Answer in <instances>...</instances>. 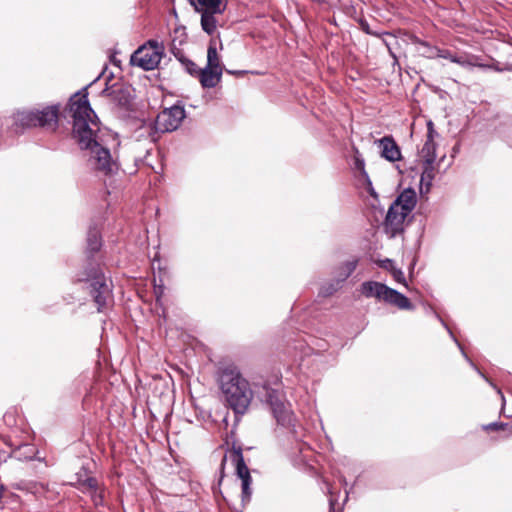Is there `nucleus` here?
I'll return each mask as SVG.
<instances>
[{"label": "nucleus", "instance_id": "37", "mask_svg": "<svg viewBox=\"0 0 512 512\" xmlns=\"http://www.w3.org/2000/svg\"><path fill=\"white\" fill-rule=\"evenodd\" d=\"M24 448H25L26 450H28L29 452H33V450H34V449H33V447H31V446H29V445H25V446H24Z\"/></svg>", "mask_w": 512, "mask_h": 512}, {"label": "nucleus", "instance_id": "1", "mask_svg": "<svg viewBox=\"0 0 512 512\" xmlns=\"http://www.w3.org/2000/svg\"><path fill=\"white\" fill-rule=\"evenodd\" d=\"M69 113L73 119V137L86 151L89 167L103 176L117 173L118 162L99 135L97 116L89 104L87 93L78 92L70 98Z\"/></svg>", "mask_w": 512, "mask_h": 512}, {"label": "nucleus", "instance_id": "32", "mask_svg": "<svg viewBox=\"0 0 512 512\" xmlns=\"http://www.w3.org/2000/svg\"><path fill=\"white\" fill-rule=\"evenodd\" d=\"M365 181H366V184H367V191H368V193H369L372 197L377 198V193H376L375 189L373 188V186H372V182H371V180L369 179V177H368V176H367V177H365Z\"/></svg>", "mask_w": 512, "mask_h": 512}, {"label": "nucleus", "instance_id": "35", "mask_svg": "<svg viewBox=\"0 0 512 512\" xmlns=\"http://www.w3.org/2000/svg\"><path fill=\"white\" fill-rule=\"evenodd\" d=\"M335 499L331 496L330 499H329V506H330V511L329 512H333L334 511V507H335Z\"/></svg>", "mask_w": 512, "mask_h": 512}, {"label": "nucleus", "instance_id": "15", "mask_svg": "<svg viewBox=\"0 0 512 512\" xmlns=\"http://www.w3.org/2000/svg\"><path fill=\"white\" fill-rule=\"evenodd\" d=\"M222 70L212 69L205 66L199 70V81L203 88L216 87L222 78Z\"/></svg>", "mask_w": 512, "mask_h": 512}, {"label": "nucleus", "instance_id": "38", "mask_svg": "<svg viewBox=\"0 0 512 512\" xmlns=\"http://www.w3.org/2000/svg\"><path fill=\"white\" fill-rule=\"evenodd\" d=\"M453 151H454V152H457V151H458V147H456V146H455V147L453 148Z\"/></svg>", "mask_w": 512, "mask_h": 512}, {"label": "nucleus", "instance_id": "16", "mask_svg": "<svg viewBox=\"0 0 512 512\" xmlns=\"http://www.w3.org/2000/svg\"><path fill=\"white\" fill-rule=\"evenodd\" d=\"M387 290V285L376 281H366L361 285V293L366 298H376L381 301H383Z\"/></svg>", "mask_w": 512, "mask_h": 512}, {"label": "nucleus", "instance_id": "19", "mask_svg": "<svg viewBox=\"0 0 512 512\" xmlns=\"http://www.w3.org/2000/svg\"><path fill=\"white\" fill-rule=\"evenodd\" d=\"M196 11L212 10L213 12H223L225 5L221 0H189Z\"/></svg>", "mask_w": 512, "mask_h": 512}, {"label": "nucleus", "instance_id": "29", "mask_svg": "<svg viewBox=\"0 0 512 512\" xmlns=\"http://www.w3.org/2000/svg\"><path fill=\"white\" fill-rule=\"evenodd\" d=\"M391 275L393 277V279L400 283V284H403L405 287H408L407 283H406V279H405V276H404V273L401 269L395 267L391 270Z\"/></svg>", "mask_w": 512, "mask_h": 512}, {"label": "nucleus", "instance_id": "22", "mask_svg": "<svg viewBox=\"0 0 512 512\" xmlns=\"http://www.w3.org/2000/svg\"><path fill=\"white\" fill-rule=\"evenodd\" d=\"M426 47H428L429 51L427 54L428 58H443L452 63V59L454 58L456 50L452 49H442L438 47H430L426 43H423Z\"/></svg>", "mask_w": 512, "mask_h": 512}, {"label": "nucleus", "instance_id": "12", "mask_svg": "<svg viewBox=\"0 0 512 512\" xmlns=\"http://www.w3.org/2000/svg\"><path fill=\"white\" fill-rule=\"evenodd\" d=\"M375 144L380 148V154L386 160L395 162L401 159L400 148L391 136L376 140Z\"/></svg>", "mask_w": 512, "mask_h": 512}, {"label": "nucleus", "instance_id": "20", "mask_svg": "<svg viewBox=\"0 0 512 512\" xmlns=\"http://www.w3.org/2000/svg\"><path fill=\"white\" fill-rule=\"evenodd\" d=\"M207 67L212 69L222 70L223 65L221 63V58L217 52L216 41L211 40L207 50Z\"/></svg>", "mask_w": 512, "mask_h": 512}, {"label": "nucleus", "instance_id": "31", "mask_svg": "<svg viewBox=\"0 0 512 512\" xmlns=\"http://www.w3.org/2000/svg\"><path fill=\"white\" fill-rule=\"evenodd\" d=\"M170 51L179 61H182V58L185 57L183 52L179 48H177L175 40H173L171 43Z\"/></svg>", "mask_w": 512, "mask_h": 512}, {"label": "nucleus", "instance_id": "11", "mask_svg": "<svg viewBox=\"0 0 512 512\" xmlns=\"http://www.w3.org/2000/svg\"><path fill=\"white\" fill-rule=\"evenodd\" d=\"M437 135L432 121L427 122V138L420 150V157L424 164H434L436 160V143L434 137Z\"/></svg>", "mask_w": 512, "mask_h": 512}, {"label": "nucleus", "instance_id": "4", "mask_svg": "<svg viewBox=\"0 0 512 512\" xmlns=\"http://www.w3.org/2000/svg\"><path fill=\"white\" fill-rule=\"evenodd\" d=\"M416 205V193L413 189H405L390 205L384 229L390 237L403 231L404 221Z\"/></svg>", "mask_w": 512, "mask_h": 512}, {"label": "nucleus", "instance_id": "8", "mask_svg": "<svg viewBox=\"0 0 512 512\" xmlns=\"http://www.w3.org/2000/svg\"><path fill=\"white\" fill-rule=\"evenodd\" d=\"M452 63L459 65L460 67L471 70L475 67L478 68H491L497 71L504 70L498 66H493L489 63H486L481 56L466 52L456 50L454 58L452 59Z\"/></svg>", "mask_w": 512, "mask_h": 512}, {"label": "nucleus", "instance_id": "9", "mask_svg": "<svg viewBox=\"0 0 512 512\" xmlns=\"http://www.w3.org/2000/svg\"><path fill=\"white\" fill-rule=\"evenodd\" d=\"M232 457H233V462L235 463V466H236L237 476L242 481V501L248 502V501H250L251 494H252L251 489H250V484L252 481L251 476H250V471H249L247 465L245 464L243 455L240 451L234 452L232 454Z\"/></svg>", "mask_w": 512, "mask_h": 512}, {"label": "nucleus", "instance_id": "30", "mask_svg": "<svg viewBox=\"0 0 512 512\" xmlns=\"http://www.w3.org/2000/svg\"><path fill=\"white\" fill-rule=\"evenodd\" d=\"M164 285L161 284H154V294L156 297V304H160L161 298L164 295Z\"/></svg>", "mask_w": 512, "mask_h": 512}, {"label": "nucleus", "instance_id": "5", "mask_svg": "<svg viewBox=\"0 0 512 512\" xmlns=\"http://www.w3.org/2000/svg\"><path fill=\"white\" fill-rule=\"evenodd\" d=\"M258 395L263 401L269 404L278 425L294 432L296 417L291 409L290 403L284 399L283 394L265 384L262 386V392H258Z\"/></svg>", "mask_w": 512, "mask_h": 512}, {"label": "nucleus", "instance_id": "27", "mask_svg": "<svg viewBox=\"0 0 512 512\" xmlns=\"http://www.w3.org/2000/svg\"><path fill=\"white\" fill-rule=\"evenodd\" d=\"M183 66L185 67L186 71L192 75V76H197L199 78V70L201 68H199L194 62H192L191 60L187 59L186 57L182 58V61H180Z\"/></svg>", "mask_w": 512, "mask_h": 512}, {"label": "nucleus", "instance_id": "25", "mask_svg": "<svg viewBox=\"0 0 512 512\" xmlns=\"http://www.w3.org/2000/svg\"><path fill=\"white\" fill-rule=\"evenodd\" d=\"M342 285L343 283L333 278L331 281L326 282L321 286L320 294L324 297L331 296L337 292L342 287Z\"/></svg>", "mask_w": 512, "mask_h": 512}, {"label": "nucleus", "instance_id": "26", "mask_svg": "<svg viewBox=\"0 0 512 512\" xmlns=\"http://www.w3.org/2000/svg\"><path fill=\"white\" fill-rule=\"evenodd\" d=\"M435 176V169L433 164H425L424 170L421 174V183H426L427 189H429Z\"/></svg>", "mask_w": 512, "mask_h": 512}, {"label": "nucleus", "instance_id": "21", "mask_svg": "<svg viewBox=\"0 0 512 512\" xmlns=\"http://www.w3.org/2000/svg\"><path fill=\"white\" fill-rule=\"evenodd\" d=\"M81 489L84 492H89L94 497V502L98 504L101 500V496L97 495V481L93 477H87L84 480H78Z\"/></svg>", "mask_w": 512, "mask_h": 512}, {"label": "nucleus", "instance_id": "23", "mask_svg": "<svg viewBox=\"0 0 512 512\" xmlns=\"http://www.w3.org/2000/svg\"><path fill=\"white\" fill-rule=\"evenodd\" d=\"M102 245L101 237L98 229L91 228L88 232L87 236V248L91 252H97L99 251L100 247Z\"/></svg>", "mask_w": 512, "mask_h": 512}, {"label": "nucleus", "instance_id": "3", "mask_svg": "<svg viewBox=\"0 0 512 512\" xmlns=\"http://www.w3.org/2000/svg\"><path fill=\"white\" fill-rule=\"evenodd\" d=\"M74 284L81 285L83 289L88 290L99 312L112 305L111 283L97 265L89 264L82 271L78 272L74 279Z\"/></svg>", "mask_w": 512, "mask_h": 512}, {"label": "nucleus", "instance_id": "10", "mask_svg": "<svg viewBox=\"0 0 512 512\" xmlns=\"http://www.w3.org/2000/svg\"><path fill=\"white\" fill-rule=\"evenodd\" d=\"M36 127L55 130L58 125L59 105H51L42 109H34Z\"/></svg>", "mask_w": 512, "mask_h": 512}, {"label": "nucleus", "instance_id": "13", "mask_svg": "<svg viewBox=\"0 0 512 512\" xmlns=\"http://www.w3.org/2000/svg\"><path fill=\"white\" fill-rule=\"evenodd\" d=\"M12 118V127L14 128V131L17 133L19 128H32L36 127V116L34 113V110H23L18 111L13 114Z\"/></svg>", "mask_w": 512, "mask_h": 512}, {"label": "nucleus", "instance_id": "14", "mask_svg": "<svg viewBox=\"0 0 512 512\" xmlns=\"http://www.w3.org/2000/svg\"><path fill=\"white\" fill-rule=\"evenodd\" d=\"M384 302L396 306L400 310H413L414 306L410 300L395 289L388 287L383 299Z\"/></svg>", "mask_w": 512, "mask_h": 512}, {"label": "nucleus", "instance_id": "6", "mask_svg": "<svg viewBox=\"0 0 512 512\" xmlns=\"http://www.w3.org/2000/svg\"><path fill=\"white\" fill-rule=\"evenodd\" d=\"M164 50L163 43L149 40L131 55L130 64L146 71L153 70L159 65Z\"/></svg>", "mask_w": 512, "mask_h": 512}, {"label": "nucleus", "instance_id": "33", "mask_svg": "<svg viewBox=\"0 0 512 512\" xmlns=\"http://www.w3.org/2000/svg\"><path fill=\"white\" fill-rule=\"evenodd\" d=\"M505 425L503 423L493 422L486 426H484V429L486 430H500L503 429Z\"/></svg>", "mask_w": 512, "mask_h": 512}, {"label": "nucleus", "instance_id": "2", "mask_svg": "<svg viewBox=\"0 0 512 512\" xmlns=\"http://www.w3.org/2000/svg\"><path fill=\"white\" fill-rule=\"evenodd\" d=\"M219 385L227 405L236 414L243 415L253 399L248 380L237 367H225L220 373Z\"/></svg>", "mask_w": 512, "mask_h": 512}, {"label": "nucleus", "instance_id": "17", "mask_svg": "<svg viewBox=\"0 0 512 512\" xmlns=\"http://www.w3.org/2000/svg\"><path fill=\"white\" fill-rule=\"evenodd\" d=\"M358 265V258L352 257L339 264L333 271L334 279L344 283L347 278L355 271Z\"/></svg>", "mask_w": 512, "mask_h": 512}, {"label": "nucleus", "instance_id": "36", "mask_svg": "<svg viewBox=\"0 0 512 512\" xmlns=\"http://www.w3.org/2000/svg\"><path fill=\"white\" fill-rule=\"evenodd\" d=\"M228 73L230 74H243L244 71H231V70H227Z\"/></svg>", "mask_w": 512, "mask_h": 512}, {"label": "nucleus", "instance_id": "28", "mask_svg": "<svg viewBox=\"0 0 512 512\" xmlns=\"http://www.w3.org/2000/svg\"><path fill=\"white\" fill-rule=\"evenodd\" d=\"M354 167L357 169L360 174L365 178L368 176L366 170H365V162L364 159L359 154L358 150H356V154L354 157Z\"/></svg>", "mask_w": 512, "mask_h": 512}, {"label": "nucleus", "instance_id": "18", "mask_svg": "<svg viewBox=\"0 0 512 512\" xmlns=\"http://www.w3.org/2000/svg\"><path fill=\"white\" fill-rule=\"evenodd\" d=\"M201 13V27L209 35H212L217 27L216 15H220L223 12H213L212 10L198 11Z\"/></svg>", "mask_w": 512, "mask_h": 512}, {"label": "nucleus", "instance_id": "24", "mask_svg": "<svg viewBox=\"0 0 512 512\" xmlns=\"http://www.w3.org/2000/svg\"><path fill=\"white\" fill-rule=\"evenodd\" d=\"M435 316L436 318L441 322V324L445 327V329L448 331L450 337L453 339V341L456 343V345L458 346V348L460 349L462 355L464 356V358L469 362V364L483 377L485 378L487 381L488 379L480 372V370L476 367V365L471 361V359L467 356V354L465 353L462 345L459 343V341L456 339V337L454 336L453 332L451 331V329L447 326V324L444 322V320L437 314L435 313Z\"/></svg>", "mask_w": 512, "mask_h": 512}, {"label": "nucleus", "instance_id": "34", "mask_svg": "<svg viewBox=\"0 0 512 512\" xmlns=\"http://www.w3.org/2000/svg\"><path fill=\"white\" fill-rule=\"evenodd\" d=\"M381 267H383L384 269L388 270L389 272H391V270L393 268H395L396 266L394 265L393 261L390 260V259H385L381 262Z\"/></svg>", "mask_w": 512, "mask_h": 512}, {"label": "nucleus", "instance_id": "7", "mask_svg": "<svg viewBox=\"0 0 512 512\" xmlns=\"http://www.w3.org/2000/svg\"><path fill=\"white\" fill-rule=\"evenodd\" d=\"M185 116L183 106L174 105L170 108H166L157 115L155 129L161 133L172 132L180 126Z\"/></svg>", "mask_w": 512, "mask_h": 512}, {"label": "nucleus", "instance_id": "39", "mask_svg": "<svg viewBox=\"0 0 512 512\" xmlns=\"http://www.w3.org/2000/svg\"><path fill=\"white\" fill-rule=\"evenodd\" d=\"M498 394L501 395L502 399L504 398L500 390H498Z\"/></svg>", "mask_w": 512, "mask_h": 512}]
</instances>
